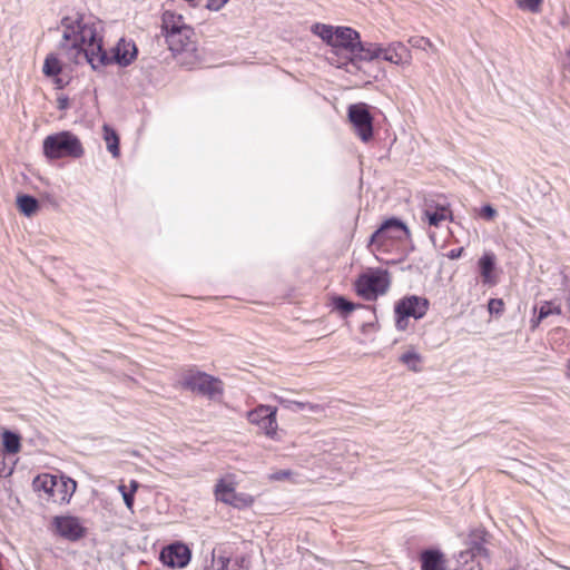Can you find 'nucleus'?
I'll use <instances>...</instances> for the list:
<instances>
[{
    "label": "nucleus",
    "instance_id": "obj_1",
    "mask_svg": "<svg viewBox=\"0 0 570 570\" xmlns=\"http://www.w3.org/2000/svg\"><path fill=\"white\" fill-rule=\"evenodd\" d=\"M59 48L66 58L77 65L89 63L94 70L116 62L130 65L137 56L134 41L120 39L109 55L102 48V23L90 16L73 14L61 20Z\"/></svg>",
    "mask_w": 570,
    "mask_h": 570
},
{
    "label": "nucleus",
    "instance_id": "obj_2",
    "mask_svg": "<svg viewBox=\"0 0 570 570\" xmlns=\"http://www.w3.org/2000/svg\"><path fill=\"white\" fill-rule=\"evenodd\" d=\"M406 225L395 218H389L373 233L368 242V249L380 261L382 255L400 250L401 244L410 238Z\"/></svg>",
    "mask_w": 570,
    "mask_h": 570
},
{
    "label": "nucleus",
    "instance_id": "obj_3",
    "mask_svg": "<svg viewBox=\"0 0 570 570\" xmlns=\"http://www.w3.org/2000/svg\"><path fill=\"white\" fill-rule=\"evenodd\" d=\"M33 489L43 493V498L53 503H68L73 495L77 483L63 475L41 474L35 478Z\"/></svg>",
    "mask_w": 570,
    "mask_h": 570
},
{
    "label": "nucleus",
    "instance_id": "obj_4",
    "mask_svg": "<svg viewBox=\"0 0 570 570\" xmlns=\"http://www.w3.org/2000/svg\"><path fill=\"white\" fill-rule=\"evenodd\" d=\"M43 154L48 159L65 157L79 158L83 155V147L77 136L70 131H60L45 138Z\"/></svg>",
    "mask_w": 570,
    "mask_h": 570
},
{
    "label": "nucleus",
    "instance_id": "obj_5",
    "mask_svg": "<svg viewBox=\"0 0 570 570\" xmlns=\"http://www.w3.org/2000/svg\"><path fill=\"white\" fill-rule=\"evenodd\" d=\"M391 285L390 274L385 269H368L361 274L355 281V291L358 296L366 301H375L384 295Z\"/></svg>",
    "mask_w": 570,
    "mask_h": 570
},
{
    "label": "nucleus",
    "instance_id": "obj_6",
    "mask_svg": "<svg viewBox=\"0 0 570 570\" xmlns=\"http://www.w3.org/2000/svg\"><path fill=\"white\" fill-rule=\"evenodd\" d=\"M429 301L425 297L410 295L405 296L394 306L395 326L399 331H405L409 325V318H422L429 309Z\"/></svg>",
    "mask_w": 570,
    "mask_h": 570
},
{
    "label": "nucleus",
    "instance_id": "obj_7",
    "mask_svg": "<svg viewBox=\"0 0 570 570\" xmlns=\"http://www.w3.org/2000/svg\"><path fill=\"white\" fill-rule=\"evenodd\" d=\"M246 417L250 424L258 426L268 439L273 441L282 440L277 423V407L259 404L248 411Z\"/></svg>",
    "mask_w": 570,
    "mask_h": 570
},
{
    "label": "nucleus",
    "instance_id": "obj_8",
    "mask_svg": "<svg viewBox=\"0 0 570 570\" xmlns=\"http://www.w3.org/2000/svg\"><path fill=\"white\" fill-rule=\"evenodd\" d=\"M237 480L235 474H227L216 483V500L229 504L236 509H245L254 503V497L247 493L236 492Z\"/></svg>",
    "mask_w": 570,
    "mask_h": 570
},
{
    "label": "nucleus",
    "instance_id": "obj_9",
    "mask_svg": "<svg viewBox=\"0 0 570 570\" xmlns=\"http://www.w3.org/2000/svg\"><path fill=\"white\" fill-rule=\"evenodd\" d=\"M178 386L196 395L212 399L214 394L213 377L197 368H188L179 375Z\"/></svg>",
    "mask_w": 570,
    "mask_h": 570
},
{
    "label": "nucleus",
    "instance_id": "obj_10",
    "mask_svg": "<svg viewBox=\"0 0 570 570\" xmlns=\"http://www.w3.org/2000/svg\"><path fill=\"white\" fill-rule=\"evenodd\" d=\"M348 119L360 139L367 142L373 137V117L368 106L364 102L354 104L348 107Z\"/></svg>",
    "mask_w": 570,
    "mask_h": 570
},
{
    "label": "nucleus",
    "instance_id": "obj_11",
    "mask_svg": "<svg viewBox=\"0 0 570 570\" xmlns=\"http://www.w3.org/2000/svg\"><path fill=\"white\" fill-rule=\"evenodd\" d=\"M488 559V551L478 540L469 542V547L455 556V570H474L482 567V561Z\"/></svg>",
    "mask_w": 570,
    "mask_h": 570
},
{
    "label": "nucleus",
    "instance_id": "obj_12",
    "mask_svg": "<svg viewBox=\"0 0 570 570\" xmlns=\"http://www.w3.org/2000/svg\"><path fill=\"white\" fill-rule=\"evenodd\" d=\"M380 42L361 41L356 45L348 61L346 62L347 71L353 72L362 69V63L372 62L379 60Z\"/></svg>",
    "mask_w": 570,
    "mask_h": 570
},
{
    "label": "nucleus",
    "instance_id": "obj_13",
    "mask_svg": "<svg viewBox=\"0 0 570 570\" xmlns=\"http://www.w3.org/2000/svg\"><path fill=\"white\" fill-rule=\"evenodd\" d=\"M379 60L396 66H409L412 62L411 50L401 41H392L387 45L380 43Z\"/></svg>",
    "mask_w": 570,
    "mask_h": 570
},
{
    "label": "nucleus",
    "instance_id": "obj_14",
    "mask_svg": "<svg viewBox=\"0 0 570 570\" xmlns=\"http://www.w3.org/2000/svg\"><path fill=\"white\" fill-rule=\"evenodd\" d=\"M53 527L56 532L70 541H76L83 537L85 528L77 517L60 515L53 519Z\"/></svg>",
    "mask_w": 570,
    "mask_h": 570
},
{
    "label": "nucleus",
    "instance_id": "obj_15",
    "mask_svg": "<svg viewBox=\"0 0 570 570\" xmlns=\"http://www.w3.org/2000/svg\"><path fill=\"white\" fill-rule=\"evenodd\" d=\"M160 560L165 566L181 569L189 563L190 551L183 543H174L161 550Z\"/></svg>",
    "mask_w": 570,
    "mask_h": 570
},
{
    "label": "nucleus",
    "instance_id": "obj_16",
    "mask_svg": "<svg viewBox=\"0 0 570 570\" xmlns=\"http://www.w3.org/2000/svg\"><path fill=\"white\" fill-rule=\"evenodd\" d=\"M360 33L350 27H336V32L333 42V50L337 53L344 50L351 57L356 45H358Z\"/></svg>",
    "mask_w": 570,
    "mask_h": 570
},
{
    "label": "nucleus",
    "instance_id": "obj_17",
    "mask_svg": "<svg viewBox=\"0 0 570 570\" xmlns=\"http://www.w3.org/2000/svg\"><path fill=\"white\" fill-rule=\"evenodd\" d=\"M452 219V213L445 204L426 203L422 213V220L430 226L440 227L444 222Z\"/></svg>",
    "mask_w": 570,
    "mask_h": 570
},
{
    "label": "nucleus",
    "instance_id": "obj_18",
    "mask_svg": "<svg viewBox=\"0 0 570 570\" xmlns=\"http://www.w3.org/2000/svg\"><path fill=\"white\" fill-rule=\"evenodd\" d=\"M194 31L190 27H186L180 29V31L175 32V35L167 36L165 38L166 43L170 51L175 53H179L183 51H188L194 48Z\"/></svg>",
    "mask_w": 570,
    "mask_h": 570
},
{
    "label": "nucleus",
    "instance_id": "obj_19",
    "mask_svg": "<svg viewBox=\"0 0 570 570\" xmlns=\"http://www.w3.org/2000/svg\"><path fill=\"white\" fill-rule=\"evenodd\" d=\"M497 257L493 252L487 250L478 261V268L484 285L493 286L498 283L495 275Z\"/></svg>",
    "mask_w": 570,
    "mask_h": 570
},
{
    "label": "nucleus",
    "instance_id": "obj_20",
    "mask_svg": "<svg viewBox=\"0 0 570 570\" xmlns=\"http://www.w3.org/2000/svg\"><path fill=\"white\" fill-rule=\"evenodd\" d=\"M189 27L181 14H177L170 10H166L161 14V35L167 38V36L175 35V32L180 31V29Z\"/></svg>",
    "mask_w": 570,
    "mask_h": 570
},
{
    "label": "nucleus",
    "instance_id": "obj_21",
    "mask_svg": "<svg viewBox=\"0 0 570 570\" xmlns=\"http://www.w3.org/2000/svg\"><path fill=\"white\" fill-rule=\"evenodd\" d=\"M421 570H444L445 560L441 551L429 549L421 553Z\"/></svg>",
    "mask_w": 570,
    "mask_h": 570
},
{
    "label": "nucleus",
    "instance_id": "obj_22",
    "mask_svg": "<svg viewBox=\"0 0 570 570\" xmlns=\"http://www.w3.org/2000/svg\"><path fill=\"white\" fill-rule=\"evenodd\" d=\"M273 397L285 409H288L294 412L304 411V410H308L311 412H317L321 410V406L318 404H313L309 402L292 401V400L284 399L278 395H274Z\"/></svg>",
    "mask_w": 570,
    "mask_h": 570
},
{
    "label": "nucleus",
    "instance_id": "obj_23",
    "mask_svg": "<svg viewBox=\"0 0 570 570\" xmlns=\"http://www.w3.org/2000/svg\"><path fill=\"white\" fill-rule=\"evenodd\" d=\"M561 314V307L552 302H543L538 311V315L532 318L531 326L532 328H535L541 321L544 318L551 316V315H560Z\"/></svg>",
    "mask_w": 570,
    "mask_h": 570
},
{
    "label": "nucleus",
    "instance_id": "obj_24",
    "mask_svg": "<svg viewBox=\"0 0 570 570\" xmlns=\"http://www.w3.org/2000/svg\"><path fill=\"white\" fill-rule=\"evenodd\" d=\"M311 31L320 37L326 45L333 47L336 27L317 22L311 27Z\"/></svg>",
    "mask_w": 570,
    "mask_h": 570
},
{
    "label": "nucleus",
    "instance_id": "obj_25",
    "mask_svg": "<svg viewBox=\"0 0 570 570\" xmlns=\"http://www.w3.org/2000/svg\"><path fill=\"white\" fill-rule=\"evenodd\" d=\"M104 139L107 145V149L114 157L119 156V138L116 131L108 125H104Z\"/></svg>",
    "mask_w": 570,
    "mask_h": 570
},
{
    "label": "nucleus",
    "instance_id": "obj_26",
    "mask_svg": "<svg viewBox=\"0 0 570 570\" xmlns=\"http://www.w3.org/2000/svg\"><path fill=\"white\" fill-rule=\"evenodd\" d=\"M400 361L411 371L413 372H420L421 371V363H422V357L421 355L414 351V350H409L406 351L405 353H403L401 356H400Z\"/></svg>",
    "mask_w": 570,
    "mask_h": 570
},
{
    "label": "nucleus",
    "instance_id": "obj_27",
    "mask_svg": "<svg viewBox=\"0 0 570 570\" xmlns=\"http://www.w3.org/2000/svg\"><path fill=\"white\" fill-rule=\"evenodd\" d=\"M17 206L22 214L31 216L38 209V202L31 196L22 195L17 198Z\"/></svg>",
    "mask_w": 570,
    "mask_h": 570
},
{
    "label": "nucleus",
    "instance_id": "obj_28",
    "mask_svg": "<svg viewBox=\"0 0 570 570\" xmlns=\"http://www.w3.org/2000/svg\"><path fill=\"white\" fill-rule=\"evenodd\" d=\"M2 445L8 453H18L20 450V438L18 434L4 431L2 433Z\"/></svg>",
    "mask_w": 570,
    "mask_h": 570
},
{
    "label": "nucleus",
    "instance_id": "obj_29",
    "mask_svg": "<svg viewBox=\"0 0 570 570\" xmlns=\"http://www.w3.org/2000/svg\"><path fill=\"white\" fill-rule=\"evenodd\" d=\"M42 71L48 77L58 76L61 71V62L56 55L50 53L46 57Z\"/></svg>",
    "mask_w": 570,
    "mask_h": 570
},
{
    "label": "nucleus",
    "instance_id": "obj_30",
    "mask_svg": "<svg viewBox=\"0 0 570 570\" xmlns=\"http://www.w3.org/2000/svg\"><path fill=\"white\" fill-rule=\"evenodd\" d=\"M543 0H515L517 7L525 12L539 13L542 8Z\"/></svg>",
    "mask_w": 570,
    "mask_h": 570
},
{
    "label": "nucleus",
    "instance_id": "obj_31",
    "mask_svg": "<svg viewBox=\"0 0 570 570\" xmlns=\"http://www.w3.org/2000/svg\"><path fill=\"white\" fill-rule=\"evenodd\" d=\"M409 43L416 49L421 50H430L431 52L435 53L438 51L436 47L433 45V42L425 37H411L409 39Z\"/></svg>",
    "mask_w": 570,
    "mask_h": 570
},
{
    "label": "nucleus",
    "instance_id": "obj_32",
    "mask_svg": "<svg viewBox=\"0 0 570 570\" xmlns=\"http://www.w3.org/2000/svg\"><path fill=\"white\" fill-rule=\"evenodd\" d=\"M333 305L336 309L344 312L345 314L351 313L355 309L356 305L347 301L343 296H336L333 299Z\"/></svg>",
    "mask_w": 570,
    "mask_h": 570
},
{
    "label": "nucleus",
    "instance_id": "obj_33",
    "mask_svg": "<svg viewBox=\"0 0 570 570\" xmlns=\"http://www.w3.org/2000/svg\"><path fill=\"white\" fill-rule=\"evenodd\" d=\"M294 473L291 470H279L268 474L269 481H292L294 482Z\"/></svg>",
    "mask_w": 570,
    "mask_h": 570
},
{
    "label": "nucleus",
    "instance_id": "obj_34",
    "mask_svg": "<svg viewBox=\"0 0 570 570\" xmlns=\"http://www.w3.org/2000/svg\"><path fill=\"white\" fill-rule=\"evenodd\" d=\"M479 215L485 220H492L497 216V210L491 205H484L481 207Z\"/></svg>",
    "mask_w": 570,
    "mask_h": 570
},
{
    "label": "nucleus",
    "instance_id": "obj_35",
    "mask_svg": "<svg viewBox=\"0 0 570 570\" xmlns=\"http://www.w3.org/2000/svg\"><path fill=\"white\" fill-rule=\"evenodd\" d=\"M491 314H499L503 311V302L501 299L491 298L488 304Z\"/></svg>",
    "mask_w": 570,
    "mask_h": 570
},
{
    "label": "nucleus",
    "instance_id": "obj_36",
    "mask_svg": "<svg viewBox=\"0 0 570 570\" xmlns=\"http://www.w3.org/2000/svg\"><path fill=\"white\" fill-rule=\"evenodd\" d=\"M122 500L125 502L126 508L134 512V501H135V494L131 492L124 493Z\"/></svg>",
    "mask_w": 570,
    "mask_h": 570
},
{
    "label": "nucleus",
    "instance_id": "obj_37",
    "mask_svg": "<svg viewBox=\"0 0 570 570\" xmlns=\"http://www.w3.org/2000/svg\"><path fill=\"white\" fill-rule=\"evenodd\" d=\"M57 107L60 109V110H65L69 107V99L68 97L66 96H59L57 98Z\"/></svg>",
    "mask_w": 570,
    "mask_h": 570
},
{
    "label": "nucleus",
    "instance_id": "obj_38",
    "mask_svg": "<svg viewBox=\"0 0 570 570\" xmlns=\"http://www.w3.org/2000/svg\"><path fill=\"white\" fill-rule=\"evenodd\" d=\"M463 253V247H459V248H453L451 249L449 253H448V257L450 259H458L461 257Z\"/></svg>",
    "mask_w": 570,
    "mask_h": 570
},
{
    "label": "nucleus",
    "instance_id": "obj_39",
    "mask_svg": "<svg viewBox=\"0 0 570 570\" xmlns=\"http://www.w3.org/2000/svg\"><path fill=\"white\" fill-rule=\"evenodd\" d=\"M220 568L219 570H227L230 559L224 556L219 557Z\"/></svg>",
    "mask_w": 570,
    "mask_h": 570
},
{
    "label": "nucleus",
    "instance_id": "obj_40",
    "mask_svg": "<svg viewBox=\"0 0 570 570\" xmlns=\"http://www.w3.org/2000/svg\"><path fill=\"white\" fill-rule=\"evenodd\" d=\"M138 488H139V483L136 480H131L129 483L128 491L136 494Z\"/></svg>",
    "mask_w": 570,
    "mask_h": 570
},
{
    "label": "nucleus",
    "instance_id": "obj_41",
    "mask_svg": "<svg viewBox=\"0 0 570 570\" xmlns=\"http://www.w3.org/2000/svg\"><path fill=\"white\" fill-rule=\"evenodd\" d=\"M229 0H216V11L220 10Z\"/></svg>",
    "mask_w": 570,
    "mask_h": 570
},
{
    "label": "nucleus",
    "instance_id": "obj_42",
    "mask_svg": "<svg viewBox=\"0 0 570 570\" xmlns=\"http://www.w3.org/2000/svg\"><path fill=\"white\" fill-rule=\"evenodd\" d=\"M118 491L121 493V497H124V493L128 492V487L121 483L118 485Z\"/></svg>",
    "mask_w": 570,
    "mask_h": 570
},
{
    "label": "nucleus",
    "instance_id": "obj_43",
    "mask_svg": "<svg viewBox=\"0 0 570 570\" xmlns=\"http://www.w3.org/2000/svg\"><path fill=\"white\" fill-rule=\"evenodd\" d=\"M215 391H216V395H217L218 393H220V392H222V390H220V387H219V381H218L217 379H216V387H215Z\"/></svg>",
    "mask_w": 570,
    "mask_h": 570
},
{
    "label": "nucleus",
    "instance_id": "obj_44",
    "mask_svg": "<svg viewBox=\"0 0 570 570\" xmlns=\"http://www.w3.org/2000/svg\"><path fill=\"white\" fill-rule=\"evenodd\" d=\"M213 6H214V0H207V4H206V7H207L208 9H212V8H213Z\"/></svg>",
    "mask_w": 570,
    "mask_h": 570
},
{
    "label": "nucleus",
    "instance_id": "obj_45",
    "mask_svg": "<svg viewBox=\"0 0 570 570\" xmlns=\"http://www.w3.org/2000/svg\"><path fill=\"white\" fill-rule=\"evenodd\" d=\"M567 306H568V309L570 312V291H569V295L567 297Z\"/></svg>",
    "mask_w": 570,
    "mask_h": 570
},
{
    "label": "nucleus",
    "instance_id": "obj_46",
    "mask_svg": "<svg viewBox=\"0 0 570 570\" xmlns=\"http://www.w3.org/2000/svg\"><path fill=\"white\" fill-rule=\"evenodd\" d=\"M568 368L570 370V360H569V363H568Z\"/></svg>",
    "mask_w": 570,
    "mask_h": 570
},
{
    "label": "nucleus",
    "instance_id": "obj_47",
    "mask_svg": "<svg viewBox=\"0 0 570 570\" xmlns=\"http://www.w3.org/2000/svg\"><path fill=\"white\" fill-rule=\"evenodd\" d=\"M568 56L570 57V50L568 51Z\"/></svg>",
    "mask_w": 570,
    "mask_h": 570
}]
</instances>
